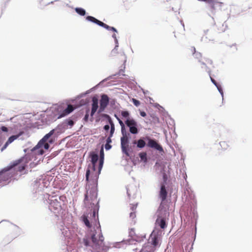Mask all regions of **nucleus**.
Returning <instances> with one entry per match:
<instances>
[{"label":"nucleus","instance_id":"nucleus-40","mask_svg":"<svg viewBox=\"0 0 252 252\" xmlns=\"http://www.w3.org/2000/svg\"><path fill=\"white\" fill-rule=\"evenodd\" d=\"M111 137H110V135L109 136V137L107 138L106 143L109 144L110 143H111L112 142L111 139Z\"/></svg>","mask_w":252,"mask_h":252},{"label":"nucleus","instance_id":"nucleus-27","mask_svg":"<svg viewBox=\"0 0 252 252\" xmlns=\"http://www.w3.org/2000/svg\"><path fill=\"white\" fill-rule=\"evenodd\" d=\"M188 52L189 54H190L192 55H193L195 54L196 50L194 47H190L188 49Z\"/></svg>","mask_w":252,"mask_h":252},{"label":"nucleus","instance_id":"nucleus-6","mask_svg":"<svg viewBox=\"0 0 252 252\" xmlns=\"http://www.w3.org/2000/svg\"><path fill=\"white\" fill-rule=\"evenodd\" d=\"M145 140L147 141V146L151 148H152L155 150L158 151L159 153L162 155V153H164L162 147L158 143L155 139H151L149 136L144 137Z\"/></svg>","mask_w":252,"mask_h":252},{"label":"nucleus","instance_id":"nucleus-13","mask_svg":"<svg viewBox=\"0 0 252 252\" xmlns=\"http://www.w3.org/2000/svg\"><path fill=\"white\" fill-rule=\"evenodd\" d=\"M98 99L96 97H93L92 98V110L91 115L93 116L98 109Z\"/></svg>","mask_w":252,"mask_h":252},{"label":"nucleus","instance_id":"nucleus-5","mask_svg":"<svg viewBox=\"0 0 252 252\" xmlns=\"http://www.w3.org/2000/svg\"><path fill=\"white\" fill-rule=\"evenodd\" d=\"M17 164L16 163L8 166L0 171V184L9 180L16 175L15 167Z\"/></svg>","mask_w":252,"mask_h":252},{"label":"nucleus","instance_id":"nucleus-33","mask_svg":"<svg viewBox=\"0 0 252 252\" xmlns=\"http://www.w3.org/2000/svg\"><path fill=\"white\" fill-rule=\"evenodd\" d=\"M167 179H168L167 175L165 173H164L163 174V180L164 181V183H166Z\"/></svg>","mask_w":252,"mask_h":252},{"label":"nucleus","instance_id":"nucleus-30","mask_svg":"<svg viewBox=\"0 0 252 252\" xmlns=\"http://www.w3.org/2000/svg\"><path fill=\"white\" fill-rule=\"evenodd\" d=\"M132 101L136 106H138L140 105V101L135 98H132Z\"/></svg>","mask_w":252,"mask_h":252},{"label":"nucleus","instance_id":"nucleus-18","mask_svg":"<svg viewBox=\"0 0 252 252\" xmlns=\"http://www.w3.org/2000/svg\"><path fill=\"white\" fill-rule=\"evenodd\" d=\"M156 222L162 229H164L166 227V222L164 219H157Z\"/></svg>","mask_w":252,"mask_h":252},{"label":"nucleus","instance_id":"nucleus-21","mask_svg":"<svg viewBox=\"0 0 252 252\" xmlns=\"http://www.w3.org/2000/svg\"><path fill=\"white\" fill-rule=\"evenodd\" d=\"M152 240V244L155 246L156 247L158 244V237L156 235L154 236L153 237H151Z\"/></svg>","mask_w":252,"mask_h":252},{"label":"nucleus","instance_id":"nucleus-14","mask_svg":"<svg viewBox=\"0 0 252 252\" xmlns=\"http://www.w3.org/2000/svg\"><path fill=\"white\" fill-rule=\"evenodd\" d=\"M103 116L107 119L108 123L110 125V131L109 135H110V137H112L114 134L115 129V125H114V123L113 122L111 117L109 115H108L107 114H104Z\"/></svg>","mask_w":252,"mask_h":252},{"label":"nucleus","instance_id":"nucleus-42","mask_svg":"<svg viewBox=\"0 0 252 252\" xmlns=\"http://www.w3.org/2000/svg\"><path fill=\"white\" fill-rule=\"evenodd\" d=\"M139 155H140V158H146V153H141Z\"/></svg>","mask_w":252,"mask_h":252},{"label":"nucleus","instance_id":"nucleus-26","mask_svg":"<svg viewBox=\"0 0 252 252\" xmlns=\"http://www.w3.org/2000/svg\"><path fill=\"white\" fill-rule=\"evenodd\" d=\"M220 145L222 149L223 150L227 149L228 147L229 146L227 142L226 141H221L220 142Z\"/></svg>","mask_w":252,"mask_h":252},{"label":"nucleus","instance_id":"nucleus-43","mask_svg":"<svg viewBox=\"0 0 252 252\" xmlns=\"http://www.w3.org/2000/svg\"><path fill=\"white\" fill-rule=\"evenodd\" d=\"M140 115L143 117H145L146 116V113L144 111H142L140 112Z\"/></svg>","mask_w":252,"mask_h":252},{"label":"nucleus","instance_id":"nucleus-29","mask_svg":"<svg viewBox=\"0 0 252 252\" xmlns=\"http://www.w3.org/2000/svg\"><path fill=\"white\" fill-rule=\"evenodd\" d=\"M26 166L25 165H22L19 166L18 168V170H15L16 172L17 173V171H18L19 172H22V171H23L25 169Z\"/></svg>","mask_w":252,"mask_h":252},{"label":"nucleus","instance_id":"nucleus-44","mask_svg":"<svg viewBox=\"0 0 252 252\" xmlns=\"http://www.w3.org/2000/svg\"><path fill=\"white\" fill-rule=\"evenodd\" d=\"M112 37L115 39V41L117 42V37H116V34H113V35H112Z\"/></svg>","mask_w":252,"mask_h":252},{"label":"nucleus","instance_id":"nucleus-10","mask_svg":"<svg viewBox=\"0 0 252 252\" xmlns=\"http://www.w3.org/2000/svg\"><path fill=\"white\" fill-rule=\"evenodd\" d=\"M109 99L107 94H103L101 96L100 100V107L98 113L103 112L109 103Z\"/></svg>","mask_w":252,"mask_h":252},{"label":"nucleus","instance_id":"nucleus-49","mask_svg":"<svg viewBox=\"0 0 252 252\" xmlns=\"http://www.w3.org/2000/svg\"><path fill=\"white\" fill-rule=\"evenodd\" d=\"M202 64H204V65L206 64L205 63H204V62L202 63Z\"/></svg>","mask_w":252,"mask_h":252},{"label":"nucleus","instance_id":"nucleus-39","mask_svg":"<svg viewBox=\"0 0 252 252\" xmlns=\"http://www.w3.org/2000/svg\"><path fill=\"white\" fill-rule=\"evenodd\" d=\"M136 217V215H135V213H130V217L132 219H134Z\"/></svg>","mask_w":252,"mask_h":252},{"label":"nucleus","instance_id":"nucleus-3","mask_svg":"<svg viewBox=\"0 0 252 252\" xmlns=\"http://www.w3.org/2000/svg\"><path fill=\"white\" fill-rule=\"evenodd\" d=\"M121 114L122 118L126 119L125 124L129 127V132L133 134H136L138 133L137 128V123L133 118H130V113L128 111H122Z\"/></svg>","mask_w":252,"mask_h":252},{"label":"nucleus","instance_id":"nucleus-47","mask_svg":"<svg viewBox=\"0 0 252 252\" xmlns=\"http://www.w3.org/2000/svg\"><path fill=\"white\" fill-rule=\"evenodd\" d=\"M114 116L117 119V118H119L116 114H115Z\"/></svg>","mask_w":252,"mask_h":252},{"label":"nucleus","instance_id":"nucleus-31","mask_svg":"<svg viewBox=\"0 0 252 252\" xmlns=\"http://www.w3.org/2000/svg\"><path fill=\"white\" fill-rule=\"evenodd\" d=\"M99 152L100 153V156L99 158H104V151H103V148L102 146L100 150H99Z\"/></svg>","mask_w":252,"mask_h":252},{"label":"nucleus","instance_id":"nucleus-34","mask_svg":"<svg viewBox=\"0 0 252 252\" xmlns=\"http://www.w3.org/2000/svg\"><path fill=\"white\" fill-rule=\"evenodd\" d=\"M59 199L63 202H64L66 200V197L64 195H62L59 197Z\"/></svg>","mask_w":252,"mask_h":252},{"label":"nucleus","instance_id":"nucleus-37","mask_svg":"<svg viewBox=\"0 0 252 252\" xmlns=\"http://www.w3.org/2000/svg\"><path fill=\"white\" fill-rule=\"evenodd\" d=\"M105 148L106 150H109L111 148V146L108 143H106Z\"/></svg>","mask_w":252,"mask_h":252},{"label":"nucleus","instance_id":"nucleus-45","mask_svg":"<svg viewBox=\"0 0 252 252\" xmlns=\"http://www.w3.org/2000/svg\"><path fill=\"white\" fill-rule=\"evenodd\" d=\"M147 158H141V160H143L144 162H146L147 161Z\"/></svg>","mask_w":252,"mask_h":252},{"label":"nucleus","instance_id":"nucleus-46","mask_svg":"<svg viewBox=\"0 0 252 252\" xmlns=\"http://www.w3.org/2000/svg\"><path fill=\"white\" fill-rule=\"evenodd\" d=\"M102 238H103V236H101V237H100V238H99L100 240V241H103V240L102 239Z\"/></svg>","mask_w":252,"mask_h":252},{"label":"nucleus","instance_id":"nucleus-17","mask_svg":"<svg viewBox=\"0 0 252 252\" xmlns=\"http://www.w3.org/2000/svg\"><path fill=\"white\" fill-rule=\"evenodd\" d=\"M145 139L144 138L143 139H139L137 142L136 141H135L134 142V144H136L137 145V147L139 148H144L145 145H146V142H145Z\"/></svg>","mask_w":252,"mask_h":252},{"label":"nucleus","instance_id":"nucleus-48","mask_svg":"<svg viewBox=\"0 0 252 252\" xmlns=\"http://www.w3.org/2000/svg\"><path fill=\"white\" fill-rule=\"evenodd\" d=\"M117 47V46H116L115 47L114 49L112 51V52H114V50H115V49H116V47Z\"/></svg>","mask_w":252,"mask_h":252},{"label":"nucleus","instance_id":"nucleus-7","mask_svg":"<svg viewBox=\"0 0 252 252\" xmlns=\"http://www.w3.org/2000/svg\"><path fill=\"white\" fill-rule=\"evenodd\" d=\"M159 196L161 198V202L158 208V211L160 212H166V210L164 209V206L165 204V200H166L167 196V191L165 189V186L164 184H162L161 185Z\"/></svg>","mask_w":252,"mask_h":252},{"label":"nucleus","instance_id":"nucleus-19","mask_svg":"<svg viewBox=\"0 0 252 252\" xmlns=\"http://www.w3.org/2000/svg\"><path fill=\"white\" fill-rule=\"evenodd\" d=\"M117 120L119 122V123L121 127V131L123 135L126 133V130L125 128V125L124 122L121 120V119L119 118H117Z\"/></svg>","mask_w":252,"mask_h":252},{"label":"nucleus","instance_id":"nucleus-28","mask_svg":"<svg viewBox=\"0 0 252 252\" xmlns=\"http://www.w3.org/2000/svg\"><path fill=\"white\" fill-rule=\"evenodd\" d=\"M91 238L93 243L95 244H99V241L97 240L94 234H93Z\"/></svg>","mask_w":252,"mask_h":252},{"label":"nucleus","instance_id":"nucleus-20","mask_svg":"<svg viewBox=\"0 0 252 252\" xmlns=\"http://www.w3.org/2000/svg\"><path fill=\"white\" fill-rule=\"evenodd\" d=\"M16 138V136H10L6 142L5 143V145H4L3 147L2 148V150H3L4 149L6 148V147L11 143H12L15 139Z\"/></svg>","mask_w":252,"mask_h":252},{"label":"nucleus","instance_id":"nucleus-36","mask_svg":"<svg viewBox=\"0 0 252 252\" xmlns=\"http://www.w3.org/2000/svg\"><path fill=\"white\" fill-rule=\"evenodd\" d=\"M1 130L4 132H7L8 131L7 128L4 126H2L1 127Z\"/></svg>","mask_w":252,"mask_h":252},{"label":"nucleus","instance_id":"nucleus-4","mask_svg":"<svg viewBox=\"0 0 252 252\" xmlns=\"http://www.w3.org/2000/svg\"><path fill=\"white\" fill-rule=\"evenodd\" d=\"M97 186L87 185V192L85 194V201L91 204L95 205L98 203L97 200Z\"/></svg>","mask_w":252,"mask_h":252},{"label":"nucleus","instance_id":"nucleus-25","mask_svg":"<svg viewBox=\"0 0 252 252\" xmlns=\"http://www.w3.org/2000/svg\"><path fill=\"white\" fill-rule=\"evenodd\" d=\"M126 160L128 162H131L133 163V165H135L137 163V160L139 162V158H126Z\"/></svg>","mask_w":252,"mask_h":252},{"label":"nucleus","instance_id":"nucleus-9","mask_svg":"<svg viewBox=\"0 0 252 252\" xmlns=\"http://www.w3.org/2000/svg\"><path fill=\"white\" fill-rule=\"evenodd\" d=\"M86 19L89 21L94 23L108 30H111L114 32H117V30L115 28L109 26L108 25H106V24L103 23L100 21H99L98 20L96 19L93 16H88L86 17Z\"/></svg>","mask_w":252,"mask_h":252},{"label":"nucleus","instance_id":"nucleus-24","mask_svg":"<svg viewBox=\"0 0 252 252\" xmlns=\"http://www.w3.org/2000/svg\"><path fill=\"white\" fill-rule=\"evenodd\" d=\"M83 220L85 224L89 228L91 227L92 225L91 223H90V221L88 219L87 217L86 216H84L83 217Z\"/></svg>","mask_w":252,"mask_h":252},{"label":"nucleus","instance_id":"nucleus-32","mask_svg":"<svg viewBox=\"0 0 252 252\" xmlns=\"http://www.w3.org/2000/svg\"><path fill=\"white\" fill-rule=\"evenodd\" d=\"M89 110H88L86 112V114L84 118V120L86 122H87L88 120V118H89Z\"/></svg>","mask_w":252,"mask_h":252},{"label":"nucleus","instance_id":"nucleus-2","mask_svg":"<svg viewBox=\"0 0 252 252\" xmlns=\"http://www.w3.org/2000/svg\"><path fill=\"white\" fill-rule=\"evenodd\" d=\"M55 129L51 130L48 133L46 134L37 143V144L33 148L30 152L31 156L36 157L37 156L42 155L49 148V143H53L55 139L51 138V136L54 134Z\"/></svg>","mask_w":252,"mask_h":252},{"label":"nucleus","instance_id":"nucleus-12","mask_svg":"<svg viewBox=\"0 0 252 252\" xmlns=\"http://www.w3.org/2000/svg\"><path fill=\"white\" fill-rule=\"evenodd\" d=\"M121 147L123 152L128 155L127 150L128 148V137L126 135V133L123 135V136L121 138Z\"/></svg>","mask_w":252,"mask_h":252},{"label":"nucleus","instance_id":"nucleus-1","mask_svg":"<svg viewBox=\"0 0 252 252\" xmlns=\"http://www.w3.org/2000/svg\"><path fill=\"white\" fill-rule=\"evenodd\" d=\"M104 158H92L86 173L87 185H97L99 175L103 166Z\"/></svg>","mask_w":252,"mask_h":252},{"label":"nucleus","instance_id":"nucleus-38","mask_svg":"<svg viewBox=\"0 0 252 252\" xmlns=\"http://www.w3.org/2000/svg\"><path fill=\"white\" fill-rule=\"evenodd\" d=\"M67 124L70 126H72L74 125V122L72 120H69L67 122Z\"/></svg>","mask_w":252,"mask_h":252},{"label":"nucleus","instance_id":"nucleus-41","mask_svg":"<svg viewBox=\"0 0 252 252\" xmlns=\"http://www.w3.org/2000/svg\"><path fill=\"white\" fill-rule=\"evenodd\" d=\"M109 128H110V126L108 125H106L104 126V130H105L106 131L108 130L109 129Z\"/></svg>","mask_w":252,"mask_h":252},{"label":"nucleus","instance_id":"nucleus-22","mask_svg":"<svg viewBox=\"0 0 252 252\" xmlns=\"http://www.w3.org/2000/svg\"><path fill=\"white\" fill-rule=\"evenodd\" d=\"M75 10L81 16H84L86 14V11L83 8L77 7L75 9Z\"/></svg>","mask_w":252,"mask_h":252},{"label":"nucleus","instance_id":"nucleus-15","mask_svg":"<svg viewBox=\"0 0 252 252\" xmlns=\"http://www.w3.org/2000/svg\"><path fill=\"white\" fill-rule=\"evenodd\" d=\"M74 110V107L71 104L68 105L67 108L65 109L63 113L61 114L59 118H61L65 116L66 115H68V114L70 113L71 112H72Z\"/></svg>","mask_w":252,"mask_h":252},{"label":"nucleus","instance_id":"nucleus-8","mask_svg":"<svg viewBox=\"0 0 252 252\" xmlns=\"http://www.w3.org/2000/svg\"><path fill=\"white\" fill-rule=\"evenodd\" d=\"M86 19L89 21L94 23L108 30H111L114 32H117V30L115 28L109 26L108 25H106V24L103 23L100 21H99L98 20L96 19L93 16H88L86 17Z\"/></svg>","mask_w":252,"mask_h":252},{"label":"nucleus","instance_id":"nucleus-35","mask_svg":"<svg viewBox=\"0 0 252 252\" xmlns=\"http://www.w3.org/2000/svg\"><path fill=\"white\" fill-rule=\"evenodd\" d=\"M205 62L208 64H213V61L209 59H206L205 60Z\"/></svg>","mask_w":252,"mask_h":252},{"label":"nucleus","instance_id":"nucleus-23","mask_svg":"<svg viewBox=\"0 0 252 252\" xmlns=\"http://www.w3.org/2000/svg\"><path fill=\"white\" fill-rule=\"evenodd\" d=\"M98 153L99 149H95L94 151H93L90 153V158H99L98 156Z\"/></svg>","mask_w":252,"mask_h":252},{"label":"nucleus","instance_id":"nucleus-11","mask_svg":"<svg viewBox=\"0 0 252 252\" xmlns=\"http://www.w3.org/2000/svg\"><path fill=\"white\" fill-rule=\"evenodd\" d=\"M49 200L50 201V205L51 208L58 212L62 209L61 202L57 198H55L54 196H52Z\"/></svg>","mask_w":252,"mask_h":252},{"label":"nucleus","instance_id":"nucleus-16","mask_svg":"<svg viewBox=\"0 0 252 252\" xmlns=\"http://www.w3.org/2000/svg\"><path fill=\"white\" fill-rule=\"evenodd\" d=\"M208 73H209V75L210 76V79H211L212 82L216 86V87L217 88V89L219 90V91L221 94H222L223 92H222V88H221V86L220 85H219V84H218L217 83V82L215 81V80L211 77V71L210 70L208 71Z\"/></svg>","mask_w":252,"mask_h":252}]
</instances>
